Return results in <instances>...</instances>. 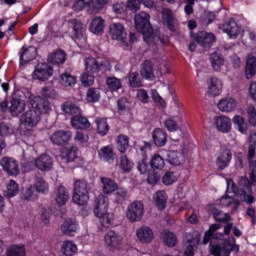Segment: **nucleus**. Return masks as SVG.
Here are the masks:
<instances>
[{
    "instance_id": "1",
    "label": "nucleus",
    "mask_w": 256,
    "mask_h": 256,
    "mask_svg": "<svg viewBox=\"0 0 256 256\" xmlns=\"http://www.w3.org/2000/svg\"><path fill=\"white\" fill-rule=\"evenodd\" d=\"M210 241V253L214 256L230 255L231 251L239 253V245L235 244V237H230L228 240L217 238V242L213 241V235L206 232L203 238V244L207 245Z\"/></svg>"
},
{
    "instance_id": "2",
    "label": "nucleus",
    "mask_w": 256,
    "mask_h": 256,
    "mask_svg": "<svg viewBox=\"0 0 256 256\" xmlns=\"http://www.w3.org/2000/svg\"><path fill=\"white\" fill-rule=\"evenodd\" d=\"M149 15L146 12H140L135 15V27L138 33H142L143 39L147 45H155V43H163L161 37L155 35L153 32V26L149 22Z\"/></svg>"
},
{
    "instance_id": "3",
    "label": "nucleus",
    "mask_w": 256,
    "mask_h": 256,
    "mask_svg": "<svg viewBox=\"0 0 256 256\" xmlns=\"http://www.w3.org/2000/svg\"><path fill=\"white\" fill-rule=\"evenodd\" d=\"M255 145L250 144L248 147V161L250 163V181L247 178L242 180V183L245 185V191L243 194V199L248 205L251 203H255V197H253V190L251 189V185L256 183V161H252L255 158Z\"/></svg>"
},
{
    "instance_id": "4",
    "label": "nucleus",
    "mask_w": 256,
    "mask_h": 256,
    "mask_svg": "<svg viewBox=\"0 0 256 256\" xmlns=\"http://www.w3.org/2000/svg\"><path fill=\"white\" fill-rule=\"evenodd\" d=\"M89 191H91V187H89V183L85 180H76L74 182V194L72 196L73 203L76 205H87L89 201Z\"/></svg>"
},
{
    "instance_id": "5",
    "label": "nucleus",
    "mask_w": 256,
    "mask_h": 256,
    "mask_svg": "<svg viewBox=\"0 0 256 256\" xmlns=\"http://www.w3.org/2000/svg\"><path fill=\"white\" fill-rule=\"evenodd\" d=\"M145 214V206L141 203V201L132 202L126 211V217L129 219L131 223H137L143 219V215Z\"/></svg>"
},
{
    "instance_id": "6",
    "label": "nucleus",
    "mask_w": 256,
    "mask_h": 256,
    "mask_svg": "<svg viewBox=\"0 0 256 256\" xmlns=\"http://www.w3.org/2000/svg\"><path fill=\"white\" fill-rule=\"evenodd\" d=\"M53 67L47 63L38 64L32 73V79L36 81H47L53 77Z\"/></svg>"
},
{
    "instance_id": "7",
    "label": "nucleus",
    "mask_w": 256,
    "mask_h": 256,
    "mask_svg": "<svg viewBox=\"0 0 256 256\" xmlns=\"http://www.w3.org/2000/svg\"><path fill=\"white\" fill-rule=\"evenodd\" d=\"M3 171L11 177H17L21 171L19 170V162L15 158L3 157L0 161Z\"/></svg>"
},
{
    "instance_id": "8",
    "label": "nucleus",
    "mask_w": 256,
    "mask_h": 256,
    "mask_svg": "<svg viewBox=\"0 0 256 256\" xmlns=\"http://www.w3.org/2000/svg\"><path fill=\"white\" fill-rule=\"evenodd\" d=\"M30 105H32V109L40 113V116L51 111V103L41 96H34L30 100Z\"/></svg>"
},
{
    "instance_id": "9",
    "label": "nucleus",
    "mask_w": 256,
    "mask_h": 256,
    "mask_svg": "<svg viewBox=\"0 0 256 256\" xmlns=\"http://www.w3.org/2000/svg\"><path fill=\"white\" fill-rule=\"evenodd\" d=\"M20 121L22 125H25V127H37L41 121V116L37 110L32 108L22 114Z\"/></svg>"
},
{
    "instance_id": "10",
    "label": "nucleus",
    "mask_w": 256,
    "mask_h": 256,
    "mask_svg": "<svg viewBox=\"0 0 256 256\" xmlns=\"http://www.w3.org/2000/svg\"><path fill=\"white\" fill-rule=\"evenodd\" d=\"M71 137H73L71 131L57 130L50 135V141L53 145L62 147V145H67L71 141Z\"/></svg>"
},
{
    "instance_id": "11",
    "label": "nucleus",
    "mask_w": 256,
    "mask_h": 256,
    "mask_svg": "<svg viewBox=\"0 0 256 256\" xmlns=\"http://www.w3.org/2000/svg\"><path fill=\"white\" fill-rule=\"evenodd\" d=\"M109 33L114 41L125 43V40L127 39V31L125 30V26L121 23L110 24Z\"/></svg>"
},
{
    "instance_id": "12",
    "label": "nucleus",
    "mask_w": 256,
    "mask_h": 256,
    "mask_svg": "<svg viewBox=\"0 0 256 256\" xmlns=\"http://www.w3.org/2000/svg\"><path fill=\"white\" fill-rule=\"evenodd\" d=\"M223 33H227L230 39H237L241 33V27L237 24L235 19L231 18L226 21L221 27Z\"/></svg>"
},
{
    "instance_id": "13",
    "label": "nucleus",
    "mask_w": 256,
    "mask_h": 256,
    "mask_svg": "<svg viewBox=\"0 0 256 256\" xmlns=\"http://www.w3.org/2000/svg\"><path fill=\"white\" fill-rule=\"evenodd\" d=\"M136 237L140 243L148 244L155 239V233L149 226H141L136 230Z\"/></svg>"
},
{
    "instance_id": "14",
    "label": "nucleus",
    "mask_w": 256,
    "mask_h": 256,
    "mask_svg": "<svg viewBox=\"0 0 256 256\" xmlns=\"http://www.w3.org/2000/svg\"><path fill=\"white\" fill-rule=\"evenodd\" d=\"M107 209H109V198L104 194H100L95 199L94 214L99 216L105 215V213H107Z\"/></svg>"
},
{
    "instance_id": "15",
    "label": "nucleus",
    "mask_w": 256,
    "mask_h": 256,
    "mask_svg": "<svg viewBox=\"0 0 256 256\" xmlns=\"http://www.w3.org/2000/svg\"><path fill=\"white\" fill-rule=\"evenodd\" d=\"M34 165L39 171H51V167H53V158L47 154H42L34 159Z\"/></svg>"
},
{
    "instance_id": "16",
    "label": "nucleus",
    "mask_w": 256,
    "mask_h": 256,
    "mask_svg": "<svg viewBox=\"0 0 256 256\" xmlns=\"http://www.w3.org/2000/svg\"><path fill=\"white\" fill-rule=\"evenodd\" d=\"M208 95L210 97H217V95H221V91L223 89V81L217 77H211L208 82Z\"/></svg>"
},
{
    "instance_id": "17",
    "label": "nucleus",
    "mask_w": 256,
    "mask_h": 256,
    "mask_svg": "<svg viewBox=\"0 0 256 256\" xmlns=\"http://www.w3.org/2000/svg\"><path fill=\"white\" fill-rule=\"evenodd\" d=\"M37 57V49L35 47L22 48V52H20V67L23 65H27L30 61H33Z\"/></svg>"
},
{
    "instance_id": "18",
    "label": "nucleus",
    "mask_w": 256,
    "mask_h": 256,
    "mask_svg": "<svg viewBox=\"0 0 256 256\" xmlns=\"http://www.w3.org/2000/svg\"><path fill=\"white\" fill-rule=\"evenodd\" d=\"M100 182L102 183V191L104 195H111L119 189L117 182L113 181L111 178L101 177Z\"/></svg>"
},
{
    "instance_id": "19",
    "label": "nucleus",
    "mask_w": 256,
    "mask_h": 256,
    "mask_svg": "<svg viewBox=\"0 0 256 256\" xmlns=\"http://www.w3.org/2000/svg\"><path fill=\"white\" fill-rule=\"evenodd\" d=\"M256 74V54H249L246 59L245 75L246 79H251Z\"/></svg>"
},
{
    "instance_id": "20",
    "label": "nucleus",
    "mask_w": 256,
    "mask_h": 256,
    "mask_svg": "<svg viewBox=\"0 0 256 256\" xmlns=\"http://www.w3.org/2000/svg\"><path fill=\"white\" fill-rule=\"evenodd\" d=\"M71 125L74 129L81 130L89 129V127H91L89 120L86 117L81 116V114H76L71 118Z\"/></svg>"
},
{
    "instance_id": "21",
    "label": "nucleus",
    "mask_w": 256,
    "mask_h": 256,
    "mask_svg": "<svg viewBox=\"0 0 256 256\" xmlns=\"http://www.w3.org/2000/svg\"><path fill=\"white\" fill-rule=\"evenodd\" d=\"M217 106L219 111H222L223 113H231V111H235L237 101L233 98H225L220 100Z\"/></svg>"
},
{
    "instance_id": "22",
    "label": "nucleus",
    "mask_w": 256,
    "mask_h": 256,
    "mask_svg": "<svg viewBox=\"0 0 256 256\" xmlns=\"http://www.w3.org/2000/svg\"><path fill=\"white\" fill-rule=\"evenodd\" d=\"M85 69L87 73L91 75H97L101 71V63L94 57H88L85 59Z\"/></svg>"
},
{
    "instance_id": "23",
    "label": "nucleus",
    "mask_w": 256,
    "mask_h": 256,
    "mask_svg": "<svg viewBox=\"0 0 256 256\" xmlns=\"http://www.w3.org/2000/svg\"><path fill=\"white\" fill-rule=\"evenodd\" d=\"M104 242L107 247L117 249V247L121 245V237H119V234L115 233V231H109L104 237Z\"/></svg>"
},
{
    "instance_id": "24",
    "label": "nucleus",
    "mask_w": 256,
    "mask_h": 256,
    "mask_svg": "<svg viewBox=\"0 0 256 256\" xmlns=\"http://www.w3.org/2000/svg\"><path fill=\"white\" fill-rule=\"evenodd\" d=\"M90 31L94 35H101L105 31V20L101 16L93 18L90 24Z\"/></svg>"
},
{
    "instance_id": "25",
    "label": "nucleus",
    "mask_w": 256,
    "mask_h": 256,
    "mask_svg": "<svg viewBox=\"0 0 256 256\" xmlns=\"http://www.w3.org/2000/svg\"><path fill=\"white\" fill-rule=\"evenodd\" d=\"M233 157V154L231 153V150H223L220 155L217 158L216 164L219 169H225L229 163H231V159Z\"/></svg>"
},
{
    "instance_id": "26",
    "label": "nucleus",
    "mask_w": 256,
    "mask_h": 256,
    "mask_svg": "<svg viewBox=\"0 0 256 256\" xmlns=\"http://www.w3.org/2000/svg\"><path fill=\"white\" fill-rule=\"evenodd\" d=\"M61 231L68 237H73V234L77 231V222L71 218H68L61 225Z\"/></svg>"
},
{
    "instance_id": "27",
    "label": "nucleus",
    "mask_w": 256,
    "mask_h": 256,
    "mask_svg": "<svg viewBox=\"0 0 256 256\" xmlns=\"http://www.w3.org/2000/svg\"><path fill=\"white\" fill-rule=\"evenodd\" d=\"M216 127L221 133H229L231 131V119L226 116L216 118Z\"/></svg>"
},
{
    "instance_id": "28",
    "label": "nucleus",
    "mask_w": 256,
    "mask_h": 256,
    "mask_svg": "<svg viewBox=\"0 0 256 256\" xmlns=\"http://www.w3.org/2000/svg\"><path fill=\"white\" fill-rule=\"evenodd\" d=\"M57 205H66L67 201H69V191L65 186H59L56 191L55 197Z\"/></svg>"
},
{
    "instance_id": "29",
    "label": "nucleus",
    "mask_w": 256,
    "mask_h": 256,
    "mask_svg": "<svg viewBox=\"0 0 256 256\" xmlns=\"http://www.w3.org/2000/svg\"><path fill=\"white\" fill-rule=\"evenodd\" d=\"M25 100L22 99H13L11 101L10 111L14 117L21 115L25 111Z\"/></svg>"
},
{
    "instance_id": "30",
    "label": "nucleus",
    "mask_w": 256,
    "mask_h": 256,
    "mask_svg": "<svg viewBox=\"0 0 256 256\" xmlns=\"http://www.w3.org/2000/svg\"><path fill=\"white\" fill-rule=\"evenodd\" d=\"M161 239L167 247H175L177 245V236L169 230L161 232Z\"/></svg>"
},
{
    "instance_id": "31",
    "label": "nucleus",
    "mask_w": 256,
    "mask_h": 256,
    "mask_svg": "<svg viewBox=\"0 0 256 256\" xmlns=\"http://www.w3.org/2000/svg\"><path fill=\"white\" fill-rule=\"evenodd\" d=\"M210 63L214 71H221V67L225 65V58L220 53L214 52L210 56Z\"/></svg>"
},
{
    "instance_id": "32",
    "label": "nucleus",
    "mask_w": 256,
    "mask_h": 256,
    "mask_svg": "<svg viewBox=\"0 0 256 256\" xmlns=\"http://www.w3.org/2000/svg\"><path fill=\"white\" fill-rule=\"evenodd\" d=\"M152 137L156 147H163L167 143V133L159 128L154 130Z\"/></svg>"
},
{
    "instance_id": "33",
    "label": "nucleus",
    "mask_w": 256,
    "mask_h": 256,
    "mask_svg": "<svg viewBox=\"0 0 256 256\" xmlns=\"http://www.w3.org/2000/svg\"><path fill=\"white\" fill-rule=\"evenodd\" d=\"M66 54L63 50H56L55 52L49 54L48 63H52V65H61L65 63Z\"/></svg>"
},
{
    "instance_id": "34",
    "label": "nucleus",
    "mask_w": 256,
    "mask_h": 256,
    "mask_svg": "<svg viewBox=\"0 0 256 256\" xmlns=\"http://www.w3.org/2000/svg\"><path fill=\"white\" fill-rule=\"evenodd\" d=\"M140 75L143 79L153 80L155 79V74L153 73V64L150 61H145L142 64Z\"/></svg>"
},
{
    "instance_id": "35",
    "label": "nucleus",
    "mask_w": 256,
    "mask_h": 256,
    "mask_svg": "<svg viewBox=\"0 0 256 256\" xmlns=\"http://www.w3.org/2000/svg\"><path fill=\"white\" fill-rule=\"evenodd\" d=\"M100 158L107 163H113L115 161V153L113 152V147L105 146L99 151Z\"/></svg>"
},
{
    "instance_id": "36",
    "label": "nucleus",
    "mask_w": 256,
    "mask_h": 256,
    "mask_svg": "<svg viewBox=\"0 0 256 256\" xmlns=\"http://www.w3.org/2000/svg\"><path fill=\"white\" fill-rule=\"evenodd\" d=\"M220 204L222 205V207H230L232 213H235L240 205L238 200H235L233 197L229 196L222 197L220 199Z\"/></svg>"
},
{
    "instance_id": "37",
    "label": "nucleus",
    "mask_w": 256,
    "mask_h": 256,
    "mask_svg": "<svg viewBox=\"0 0 256 256\" xmlns=\"http://www.w3.org/2000/svg\"><path fill=\"white\" fill-rule=\"evenodd\" d=\"M61 157L66 159L67 163L75 161V159H77V148L75 146L63 148L61 151Z\"/></svg>"
},
{
    "instance_id": "38",
    "label": "nucleus",
    "mask_w": 256,
    "mask_h": 256,
    "mask_svg": "<svg viewBox=\"0 0 256 256\" xmlns=\"http://www.w3.org/2000/svg\"><path fill=\"white\" fill-rule=\"evenodd\" d=\"M60 85L62 87H73L75 83H77V78L69 72H64L63 74L60 75Z\"/></svg>"
},
{
    "instance_id": "39",
    "label": "nucleus",
    "mask_w": 256,
    "mask_h": 256,
    "mask_svg": "<svg viewBox=\"0 0 256 256\" xmlns=\"http://www.w3.org/2000/svg\"><path fill=\"white\" fill-rule=\"evenodd\" d=\"M154 201L158 209L160 211H163V209H165V207L167 206V194L165 193V191L161 190L156 192V194L154 195Z\"/></svg>"
},
{
    "instance_id": "40",
    "label": "nucleus",
    "mask_w": 256,
    "mask_h": 256,
    "mask_svg": "<svg viewBox=\"0 0 256 256\" xmlns=\"http://www.w3.org/2000/svg\"><path fill=\"white\" fill-rule=\"evenodd\" d=\"M63 255L73 256L77 253V245L73 241H64L61 247Z\"/></svg>"
},
{
    "instance_id": "41",
    "label": "nucleus",
    "mask_w": 256,
    "mask_h": 256,
    "mask_svg": "<svg viewBox=\"0 0 256 256\" xmlns=\"http://www.w3.org/2000/svg\"><path fill=\"white\" fill-rule=\"evenodd\" d=\"M62 111L67 115H81V109L71 101H67L62 105Z\"/></svg>"
},
{
    "instance_id": "42",
    "label": "nucleus",
    "mask_w": 256,
    "mask_h": 256,
    "mask_svg": "<svg viewBox=\"0 0 256 256\" xmlns=\"http://www.w3.org/2000/svg\"><path fill=\"white\" fill-rule=\"evenodd\" d=\"M68 23L72 25L76 39H81V37H83V23L76 19H71Z\"/></svg>"
},
{
    "instance_id": "43",
    "label": "nucleus",
    "mask_w": 256,
    "mask_h": 256,
    "mask_svg": "<svg viewBox=\"0 0 256 256\" xmlns=\"http://www.w3.org/2000/svg\"><path fill=\"white\" fill-rule=\"evenodd\" d=\"M17 193H19V184H17V182H15L14 180H9L7 188L5 190L6 197L11 199V197H15Z\"/></svg>"
},
{
    "instance_id": "44",
    "label": "nucleus",
    "mask_w": 256,
    "mask_h": 256,
    "mask_svg": "<svg viewBox=\"0 0 256 256\" xmlns=\"http://www.w3.org/2000/svg\"><path fill=\"white\" fill-rule=\"evenodd\" d=\"M128 83L133 88L143 87V82L139 78V72H130L128 74Z\"/></svg>"
},
{
    "instance_id": "45",
    "label": "nucleus",
    "mask_w": 256,
    "mask_h": 256,
    "mask_svg": "<svg viewBox=\"0 0 256 256\" xmlns=\"http://www.w3.org/2000/svg\"><path fill=\"white\" fill-rule=\"evenodd\" d=\"M109 3V0H89L88 5L92 9L93 13H99L103 7Z\"/></svg>"
},
{
    "instance_id": "46",
    "label": "nucleus",
    "mask_w": 256,
    "mask_h": 256,
    "mask_svg": "<svg viewBox=\"0 0 256 256\" xmlns=\"http://www.w3.org/2000/svg\"><path fill=\"white\" fill-rule=\"evenodd\" d=\"M96 124H97V133H99V135L103 136L109 133V124L107 123V120L105 118H97Z\"/></svg>"
},
{
    "instance_id": "47",
    "label": "nucleus",
    "mask_w": 256,
    "mask_h": 256,
    "mask_svg": "<svg viewBox=\"0 0 256 256\" xmlns=\"http://www.w3.org/2000/svg\"><path fill=\"white\" fill-rule=\"evenodd\" d=\"M129 148V137L121 134L118 136L117 139V149L120 151V153H125L127 149Z\"/></svg>"
},
{
    "instance_id": "48",
    "label": "nucleus",
    "mask_w": 256,
    "mask_h": 256,
    "mask_svg": "<svg viewBox=\"0 0 256 256\" xmlns=\"http://www.w3.org/2000/svg\"><path fill=\"white\" fill-rule=\"evenodd\" d=\"M87 101L88 103H97L101 98V92H99L98 88H90L87 92Z\"/></svg>"
},
{
    "instance_id": "49",
    "label": "nucleus",
    "mask_w": 256,
    "mask_h": 256,
    "mask_svg": "<svg viewBox=\"0 0 256 256\" xmlns=\"http://www.w3.org/2000/svg\"><path fill=\"white\" fill-rule=\"evenodd\" d=\"M6 256H25L24 246H10L6 250Z\"/></svg>"
},
{
    "instance_id": "50",
    "label": "nucleus",
    "mask_w": 256,
    "mask_h": 256,
    "mask_svg": "<svg viewBox=\"0 0 256 256\" xmlns=\"http://www.w3.org/2000/svg\"><path fill=\"white\" fill-rule=\"evenodd\" d=\"M34 187L38 193H47L49 191V184L43 178H36Z\"/></svg>"
},
{
    "instance_id": "51",
    "label": "nucleus",
    "mask_w": 256,
    "mask_h": 256,
    "mask_svg": "<svg viewBox=\"0 0 256 256\" xmlns=\"http://www.w3.org/2000/svg\"><path fill=\"white\" fill-rule=\"evenodd\" d=\"M233 123L234 125H237L238 131H240V133H247V122H245V119L242 116H234Z\"/></svg>"
},
{
    "instance_id": "52",
    "label": "nucleus",
    "mask_w": 256,
    "mask_h": 256,
    "mask_svg": "<svg viewBox=\"0 0 256 256\" xmlns=\"http://www.w3.org/2000/svg\"><path fill=\"white\" fill-rule=\"evenodd\" d=\"M150 165L152 169H163L165 167V160H163V157H161V155L156 154L153 156Z\"/></svg>"
},
{
    "instance_id": "53",
    "label": "nucleus",
    "mask_w": 256,
    "mask_h": 256,
    "mask_svg": "<svg viewBox=\"0 0 256 256\" xmlns=\"http://www.w3.org/2000/svg\"><path fill=\"white\" fill-rule=\"evenodd\" d=\"M212 213L214 215L215 221H218L219 223H225L231 219L229 214L223 213L215 208L212 210Z\"/></svg>"
},
{
    "instance_id": "54",
    "label": "nucleus",
    "mask_w": 256,
    "mask_h": 256,
    "mask_svg": "<svg viewBox=\"0 0 256 256\" xmlns=\"http://www.w3.org/2000/svg\"><path fill=\"white\" fill-rule=\"evenodd\" d=\"M95 74H91V73H84L81 76V83L83 85V87H91V85H93V83H95Z\"/></svg>"
},
{
    "instance_id": "55",
    "label": "nucleus",
    "mask_w": 256,
    "mask_h": 256,
    "mask_svg": "<svg viewBox=\"0 0 256 256\" xmlns=\"http://www.w3.org/2000/svg\"><path fill=\"white\" fill-rule=\"evenodd\" d=\"M129 198V194L127 193V190L123 188H118L116 193H115V201L116 203H125L127 199Z\"/></svg>"
},
{
    "instance_id": "56",
    "label": "nucleus",
    "mask_w": 256,
    "mask_h": 256,
    "mask_svg": "<svg viewBox=\"0 0 256 256\" xmlns=\"http://www.w3.org/2000/svg\"><path fill=\"white\" fill-rule=\"evenodd\" d=\"M120 167L124 173L131 172V169H133V163L129 161V158H127L125 155H122L120 158Z\"/></svg>"
},
{
    "instance_id": "57",
    "label": "nucleus",
    "mask_w": 256,
    "mask_h": 256,
    "mask_svg": "<svg viewBox=\"0 0 256 256\" xmlns=\"http://www.w3.org/2000/svg\"><path fill=\"white\" fill-rule=\"evenodd\" d=\"M100 221L101 229H109L111 227V217H109V213L105 212L102 215H96Z\"/></svg>"
},
{
    "instance_id": "58",
    "label": "nucleus",
    "mask_w": 256,
    "mask_h": 256,
    "mask_svg": "<svg viewBox=\"0 0 256 256\" xmlns=\"http://www.w3.org/2000/svg\"><path fill=\"white\" fill-rule=\"evenodd\" d=\"M106 84L112 91H119V88L121 87V80L115 77H109L106 80Z\"/></svg>"
},
{
    "instance_id": "59",
    "label": "nucleus",
    "mask_w": 256,
    "mask_h": 256,
    "mask_svg": "<svg viewBox=\"0 0 256 256\" xmlns=\"http://www.w3.org/2000/svg\"><path fill=\"white\" fill-rule=\"evenodd\" d=\"M13 133V126L7 122L0 123V137H7V135H11Z\"/></svg>"
},
{
    "instance_id": "60",
    "label": "nucleus",
    "mask_w": 256,
    "mask_h": 256,
    "mask_svg": "<svg viewBox=\"0 0 256 256\" xmlns=\"http://www.w3.org/2000/svg\"><path fill=\"white\" fill-rule=\"evenodd\" d=\"M175 181H177V176H175V173L171 171H167L162 177V182L164 183V185H173Z\"/></svg>"
},
{
    "instance_id": "61",
    "label": "nucleus",
    "mask_w": 256,
    "mask_h": 256,
    "mask_svg": "<svg viewBox=\"0 0 256 256\" xmlns=\"http://www.w3.org/2000/svg\"><path fill=\"white\" fill-rule=\"evenodd\" d=\"M179 153L175 152V151H171L168 154V163H170V165H181V158L179 157Z\"/></svg>"
},
{
    "instance_id": "62",
    "label": "nucleus",
    "mask_w": 256,
    "mask_h": 256,
    "mask_svg": "<svg viewBox=\"0 0 256 256\" xmlns=\"http://www.w3.org/2000/svg\"><path fill=\"white\" fill-rule=\"evenodd\" d=\"M74 141L75 143H78V145H85V143H88L89 141V136L83 132H76Z\"/></svg>"
},
{
    "instance_id": "63",
    "label": "nucleus",
    "mask_w": 256,
    "mask_h": 256,
    "mask_svg": "<svg viewBox=\"0 0 256 256\" xmlns=\"http://www.w3.org/2000/svg\"><path fill=\"white\" fill-rule=\"evenodd\" d=\"M52 212L50 208H43L40 214V220L44 223V225H49V221L51 220Z\"/></svg>"
},
{
    "instance_id": "64",
    "label": "nucleus",
    "mask_w": 256,
    "mask_h": 256,
    "mask_svg": "<svg viewBox=\"0 0 256 256\" xmlns=\"http://www.w3.org/2000/svg\"><path fill=\"white\" fill-rule=\"evenodd\" d=\"M247 117L250 125H253L255 127L256 125V110L255 107L250 106L247 109Z\"/></svg>"
}]
</instances>
